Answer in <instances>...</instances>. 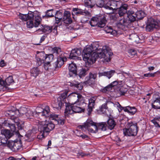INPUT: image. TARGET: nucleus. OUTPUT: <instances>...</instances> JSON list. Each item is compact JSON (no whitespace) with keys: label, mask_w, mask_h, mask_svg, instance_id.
Here are the masks:
<instances>
[{"label":"nucleus","mask_w":160,"mask_h":160,"mask_svg":"<svg viewBox=\"0 0 160 160\" xmlns=\"http://www.w3.org/2000/svg\"><path fill=\"white\" fill-rule=\"evenodd\" d=\"M93 48L90 46L86 47L83 50V58L86 65L93 64L98 58H103L105 61L108 62L113 54L106 46H103L102 48H97L95 52H93Z\"/></svg>","instance_id":"1"},{"label":"nucleus","mask_w":160,"mask_h":160,"mask_svg":"<svg viewBox=\"0 0 160 160\" xmlns=\"http://www.w3.org/2000/svg\"><path fill=\"white\" fill-rule=\"evenodd\" d=\"M36 113L38 116H42L45 119L44 122H38V129L40 133L37 137L42 139L48 135L50 131L48 127L50 125V110L48 107H46L44 109L38 108Z\"/></svg>","instance_id":"2"},{"label":"nucleus","mask_w":160,"mask_h":160,"mask_svg":"<svg viewBox=\"0 0 160 160\" xmlns=\"http://www.w3.org/2000/svg\"><path fill=\"white\" fill-rule=\"evenodd\" d=\"M18 17L23 21H28L27 25L28 28L38 27L42 20L41 17L39 15H36L32 12L26 14L20 13Z\"/></svg>","instance_id":"3"},{"label":"nucleus","mask_w":160,"mask_h":160,"mask_svg":"<svg viewBox=\"0 0 160 160\" xmlns=\"http://www.w3.org/2000/svg\"><path fill=\"white\" fill-rule=\"evenodd\" d=\"M51 52L52 53L51 54V59L52 60L51 62H52L55 60V62L52 63V65L55 68L61 67L64 63V62L66 61V58L60 57L61 50L59 47H55L52 48Z\"/></svg>","instance_id":"4"},{"label":"nucleus","mask_w":160,"mask_h":160,"mask_svg":"<svg viewBox=\"0 0 160 160\" xmlns=\"http://www.w3.org/2000/svg\"><path fill=\"white\" fill-rule=\"evenodd\" d=\"M107 125L105 122H101L96 124L92 120L88 119L84 125L78 126V128L83 129L84 128L87 129L91 132L95 133L98 132V129H101L105 131L106 130Z\"/></svg>","instance_id":"5"},{"label":"nucleus","mask_w":160,"mask_h":160,"mask_svg":"<svg viewBox=\"0 0 160 160\" xmlns=\"http://www.w3.org/2000/svg\"><path fill=\"white\" fill-rule=\"evenodd\" d=\"M68 92L65 91L62 93L61 95L58 98L56 97L55 99V98L52 100V106L53 108H56L57 110L60 109L64 103L65 104L66 102V100L67 97Z\"/></svg>","instance_id":"6"},{"label":"nucleus","mask_w":160,"mask_h":160,"mask_svg":"<svg viewBox=\"0 0 160 160\" xmlns=\"http://www.w3.org/2000/svg\"><path fill=\"white\" fill-rule=\"evenodd\" d=\"M106 22V21L104 16L96 15L91 18L89 23L92 27L97 25L98 27L102 28L105 26Z\"/></svg>","instance_id":"7"},{"label":"nucleus","mask_w":160,"mask_h":160,"mask_svg":"<svg viewBox=\"0 0 160 160\" xmlns=\"http://www.w3.org/2000/svg\"><path fill=\"white\" fill-rule=\"evenodd\" d=\"M67 98L71 101L74 102H72V103L77 104L79 106L80 105L81 103H83L84 101V98L82 95L75 92L70 94Z\"/></svg>","instance_id":"8"},{"label":"nucleus","mask_w":160,"mask_h":160,"mask_svg":"<svg viewBox=\"0 0 160 160\" xmlns=\"http://www.w3.org/2000/svg\"><path fill=\"white\" fill-rule=\"evenodd\" d=\"M160 21L158 20H155L152 18H148L146 27V30L148 32L152 31L154 28H157L159 25Z\"/></svg>","instance_id":"9"},{"label":"nucleus","mask_w":160,"mask_h":160,"mask_svg":"<svg viewBox=\"0 0 160 160\" xmlns=\"http://www.w3.org/2000/svg\"><path fill=\"white\" fill-rule=\"evenodd\" d=\"M52 11V14H51V17H54L55 18L56 23L58 24L60 21L62 20V14L59 11H56L53 10L51 9Z\"/></svg>","instance_id":"10"},{"label":"nucleus","mask_w":160,"mask_h":160,"mask_svg":"<svg viewBox=\"0 0 160 160\" xmlns=\"http://www.w3.org/2000/svg\"><path fill=\"white\" fill-rule=\"evenodd\" d=\"M116 25L118 28L123 30H125L128 28V23L126 20L122 18L119 20Z\"/></svg>","instance_id":"11"},{"label":"nucleus","mask_w":160,"mask_h":160,"mask_svg":"<svg viewBox=\"0 0 160 160\" xmlns=\"http://www.w3.org/2000/svg\"><path fill=\"white\" fill-rule=\"evenodd\" d=\"M118 3L119 2L116 1L111 0L108 1L106 4L105 5L104 8L106 9L113 11L118 8Z\"/></svg>","instance_id":"12"},{"label":"nucleus","mask_w":160,"mask_h":160,"mask_svg":"<svg viewBox=\"0 0 160 160\" xmlns=\"http://www.w3.org/2000/svg\"><path fill=\"white\" fill-rule=\"evenodd\" d=\"M153 102L152 103V108L154 109H160V96L155 94L154 95Z\"/></svg>","instance_id":"13"},{"label":"nucleus","mask_w":160,"mask_h":160,"mask_svg":"<svg viewBox=\"0 0 160 160\" xmlns=\"http://www.w3.org/2000/svg\"><path fill=\"white\" fill-rule=\"evenodd\" d=\"M51 120L54 121V122L56 125H63L64 123V119H60L58 117V115L54 113L51 114Z\"/></svg>","instance_id":"14"},{"label":"nucleus","mask_w":160,"mask_h":160,"mask_svg":"<svg viewBox=\"0 0 160 160\" xmlns=\"http://www.w3.org/2000/svg\"><path fill=\"white\" fill-rule=\"evenodd\" d=\"M81 54V51L79 49L76 48L72 49L70 54L69 58L75 59L78 58V56Z\"/></svg>","instance_id":"15"},{"label":"nucleus","mask_w":160,"mask_h":160,"mask_svg":"<svg viewBox=\"0 0 160 160\" xmlns=\"http://www.w3.org/2000/svg\"><path fill=\"white\" fill-rule=\"evenodd\" d=\"M71 14L69 12L65 11L62 20L65 23L69 24L72 23V20L70 17Z\"/></svg>","instance_id":"16"},{"label":"nucleus","mask_w":160,"mask_h":160,"mask_svg":"<svg viewBox=\"0 0 160 160\" xmlns=\"http://www.w3.org/2000/svg\"><path fill=\"white\" fill-rule=\"evenodd\" d=\"M137 124L136 123L133 124L132 122L129 123L128 124V126L129 128H128L130 131L131 133L130 135H133V136L137 135L138 132V128L137 127Z\"/></svg>","instance_id":"17"},{"label":"nucleus","mask_w":160,"mask_h":160,"mask_svg":"<svg viewBox=\"0 0 160 160\" xmlns=\"http://www.w3.org/2000/svg\"><path fill=\"white\" fill-rule=\"evenodd\" d=\"M16 113H18L21 115H23L25 114L27 117L30 116L32 114V113L30 110H28L25 107H22L19 110H16Z\"/></svg>","instance_id":"18"},{"label":"nucleus","mask_w":160,"mask_h":160,"mask_svg":"<svg viewBox=\"0 0 160 160\" xmlns=\"http://www.w3.org/2000/svg\"><path fill=\"white\" fill-rule=\"evenodd\" d=\"M65 106L66 108L64 112L65 116L68 117L70 115H71L74 113L72 107V104L70 103H66Z\"/></svg>","instance_id":"19"},{"label":"nucleus","mask_w":160,"mask_h":160,"mask_svg":"<svg viewBox=\"0 0 160 160\" xmlns=\"http://www.w3.org/2000/svg\"><path fill=\"white\" fill-rule=\"evenodd\" d=\"M69 85L73 88H76L79 90H81L83 88V84L82 83H79L76 81H73L69 82Z\"/></svg>","instance_id":"20"},{"label":"nucleus","mask_w":160,"mask_h":160,"mask_svg":"<svg viewBox=\"0 0 160 160\" xmlns=\"http://www.w3.org/2000/svg\"><path fill=\"white\" fill-rule=\"evenodd\" d=\"M68 69L69 71V74L70 77H72V74H76L77 66L76 64L73 63L69 64Z\"/></svg>","instance_id":"21"},{"label":"nucleus","mask_w":160,"mask_h":160,"mask_svg":"<svg viewBox=\"0 0 160 160\" xmlns=\"http://www.w3.org/2000/svg\"><path fill=\"white\" fill-rule=\"evenodd\" d=\"M104 31L107 33H110L113 36H116L119 34L118 31L113 30L111 26H107L104 28Z\"/></svg>","instance_id":"22"},{"label":"nucleus","mask_w":160,"mask_h":160,"mask_svg":"<svg viewBox=\"0 0 160 160\" xmlns=\"http://www.w3.org/2000/svg\"><path fill=\"white\" fill-rule=\"evenodd\" d=\"M124 111L128 112L129 115H133L137 112V109L134 107L129 106L124 107Z\"/></svg>","instance_id":"23"},{"label":"nucleus","mask_w":160,"mask_h":160,"mask_svg":"<svg viewBox=\"0 0 160 160\" xmlns=\"http://www.w3.org/2000/svg\"><path fill=\"white\" fill-rule=\"evenodd\" d=\"M72 15L74 14L76 15L80 14L81 15H85L89 14V12L87 11H84L83 10L77 8H74L72 10Z\"/></svg>","instance_id":"24"},{"label":"nucleus","mask_w":160,"mask_h":160,"mask_svg":"<svg viewBox=\"0 0 160 160\" xmlns=\"http://www.w3.org/2000/svg\"><path fill=\"white\" fill-rule=\"evenodd\" d=\"M115 71L111 70L108 72H105L99 73V76H106L110 79L114 74Z\"/></svg>","instance_id":"25"},{"label":"nucleus","mask_w":160,"mask_h":160,"mask_svg":"<svg viewBox=\"0 0 160 160\" xmlns=\"http://www.w3.org/2000/svg\"><path fill=\"white\" fill-rule=\"evenodd\" d=\"M49 54H45V56L44 57V59H43V60L44 62V67L45 69L46 70H48L49 67L50 66V62L49 61L47 60V59H48L49 60L50 57Z\"/></svg>","instance_id":"26"},{"label":"nucleus","mask_w":160,"mask_h":160,"mask_svg":"<svg viewBox=\"0 0 160 160\" xmlns=\"http://www.w3.org/2000/svg\"><path fill=\"white\" fill-rule=\"evenodd\" d=\"M128 5L125 4L121 6L119 9L118 13L120 16H122L127 12Z\"/></svg>","instance_id":"27"},{"label":"nucleus","mask_w":160,"mask_h":160,"mask_svg":"<svg viewBox=\"0 0 160 160\" xmlns=\"http://www.w3.org/2000/svg\"><path fill=\"white\" fill-rule=\"evenodd\" d=\"M22 146L21 141L20 139H18L14 141L12 145L13 148L15 150H19Z\"/></svg>","instance_id":"28"},{"label":"nucleus","mask_w":160,"mask_h":160,"mask_svg":"<svg viewBox=\"0 0 160 160\" xmlns=\"http://www.w3.org/2000/svg\"><path fill=\"white\" fill-rule=\"evenodd\" d=\"M107 125L106 127H107L110 130L112 129L116 125V123L114 120L112 119H109L107 121V123L104 122Z\"/></svg>","instance_id":"29"},{"label":"nucleus","mask_w":160,"mask_h":160,"mask_svg":"<svg viewBox=\"0 0 160 160\" xmlns=\"http://www.w3.org/2000/svg\"><path fill=\"white\" fill-rule=\"evenodd\" d=\"M118 82L117 81L112 82L110 84L105 87L102 90V92H106L107 91L111 90L112 88L118 85Z\"/></svg>","instance_id":"30"},{"label":"nucleus","mask_w":160,"mask_h":160,"mask_svg":"<svg viewBox=\"0 0 160 160\" xmlns=\"http://www.w3.org/2000/svg\"><path fill=\"white\" fill-rule=\"evenodd\" d=\"M127 15L128 20L131 22H133L136 20V17L135 14L133 12H128L127 13Z\"/></svg>","instance_id":"31"},{"label":"nucleus","mask_w":160,"mask_h":160,"mask_svg":"<svg viewBox=\"0 0 160 160\" xmlns=\"http://www.w3.org/2000/svg\"><path fill=\"white\" fill-rule=\"evenodd\" d=\"M1 133L2 135H3L4 137L7 139L10 138L13 135V133L10 131L6 129L2 130Z\"/></svg>","instance_id":"32"},{"label":"nucleus","mask_w":160,"mask_h":160,"mask_svg":"<svg viewBox=\"0 0 160 160\" xmlns=\"http://www.w3.org/2000/svg\"><path fill=\"white\" fill-rule=\"evenodd\" d=\"M94 103L95 100L92 98H91L89 100L88 108L87 109L89 112L90 113L92 111L94 107Z\"/></svg>","instance_id":"33"},{"label":"nucleus","mask_w":160,"mask_h":160,"mask_svg":"<svg viewBox=\"0 0 160 160\" xmlns=\"http://www.w3.org/2000/svg\"><path fill=\"white\" fill-rule=\"evenodd\" d=\"M40 72V71L38 67L33 68L31 70V73L32 76L35 77L38 76Z\"/></svg>","instance_id":"34"},{"label":"nucleus","mask_w":160,"mask_h":160,"mask_svg":"<svg viewBox=\"0 0 160 160\" xmlns=\"http://www.w3.org/2000/svg\"><path fill=\"white\" fill-rule=\"evenodd\" d=\"M72 107L74 113H80L82 112H83L84 109L81 108L79 106H77L74 103H72Z\"/></svg>","instance_id":"35"},{"label":"nucleus","mask_w":160,"mask_h":160,"mask_svg":"<svg viewBox=\"0 0 160 160\" xmlns=\"http://www.w3.org/2000/svg\"><path fill=\"white\" fill-rule=\"evenodd\" d=\"M151 122L156 127L160 128V116L155 118L151 120Z\"/></svg>","instance_id":"36"},{"label":"nucleus","mask_w":160,"mask_h":160,"mask_svg":"<svg viewBox=\"0 0 160 160\" xmlns=\"http://www.w3.org/2000/svg\"><path fill=\"white\" fill-rule=\"evenodd\" d=\"M135 14L136 18L139 19H142L145 16L144 12L141 10L137 11Z\"/></svg>","instance_id":"37"},{"label":"nucleus","mask_w":160,"mask_h":160,"mask_svg":"<svg viewBox=\"0 0 160 160\" xmlns=\"http://www.w3.org/2000/svg\"><path fill=\"white\" fill-rule=\"evenodd\" d=\"M85 6L88 8H91L94 7L95 4L92 2L91 0H84Z\"/></svg>","instance_id":"38"},{"label":"nucleus","mask_w":160,"mask_h":160,"mask_svg":"<svg viewBox=\"0 0 160 160\" xmlns=\"http://www.w3.org/2000/svg\"><path fill=\"white\" fill-rule=\"evenodd\" d=\"M7 87L4 81L1 79H0V91H4L6 88Z\"/></svg>","instance_id":"39"},{"label":"nucleus","mask_w":160,"mask_h":160,"mask_svg":"<svg viewBox=\"0 0 160 160\" xmlns=\"http://www.w3.org/2000/svg\"><path fill=\"white\" fill-rule=\"evenodd\" d=\"M13 82L12 77L11 76H9L5 80L6 85H9L11 84Z\"/></svg>","instance_id":"40"},{"label":"nucleus","mask_w":160,"mask_h":160,"mask_svg":"<svg viewBox=\"0 0 160 160\" xmlns=\"http://www.w3.org/2000/svg\"><path fill=\"white\" fill-rule=\"evenodd\" d=\"M137 54L136 51L134 49H130L128 50V56L131 58L133 57Z\"/></svg>","instance_id":"41"},{"label":"nucleus","mask_w":160,"mask_h":160,"mask_svg":"<svg viewBox=\"0 0 160 160\" xmlns=\"http://www.w3.org/2000/svg\"><path fill=\"white\" fill-rule=\"evenodd\" d=\"M95 80L93 78H91L88 77L87 78L85 82L86 84L89 85L93 84L94 83Z\"/></svg>","instance_id":"42"},{"label":"nucleus","mask_w":160,"mask_h":160,"mask_svg":"<svg viewBox=\"0 0 160 160\" xmlns=\"http://www.w3.org/2000/svg\"><path fill=\"white\" fill-rule=\"evenodd\" d=\"M123 133L125 136H133V135H130L129 134V133H130V134H132V133H131V132H130V131L129 130V128H125L123 129Z\"/></svg>","instance_id":"43"},{"label":"nucleus","mask_w":160,"mask_h":160,"mask_svg":"<svg viewBox=\"0 0 160 160\" xmlns=\"http://www.w3.org/2000/svg\"><path fill=\"white\" fill-rule=\"evenodd\" d=\"M49 30H50V27H49L46 26V25H44V27H43V28H42L41 29H39L38 31H40L43 32H46Z\"/></svg>","instance_id":"44"},{"label":"nucleus","mask_w":160,"mask_h":160,"mask_svg":"<svg viewBox=\"0 0 160 160\" xmlns=\"http://www.w3.org/2000/svg\"><path fill=\"white\" fill-rule=\"evenodd\" d=\"M8 139L5 137H1L0 136V145L6 144L7 143Z\"/></svg>","instance_id":"45"},{"label":"nucleus","mask_w":160,"mask_h":160,"mask_svg":"<svg viewBox=\"0 0 160 160\" xmlns=\"http://www.w3.org/2000/svg\"><path fill=\"white\" fill-rule=\"evenodd\" d=\"M96 6L98 7L102 8L104 7V1L102 0H99L96 3Z\"/></svg>","instance_id":"46"},{"label":"nucleus","mask_w":160,"mask_h":160,"mask_svg":"<svg viewBox=\"0 0 160 160\" xmlns=\"http://www.w3.org/2000/svg\"><path fill=\"white\" fill-rule=\"evenodd\" d=\"M107 108V104L105 103L103 104L100 108V110L101 112H105Z\"/></svg>","instance_id":"47"},{"label":"nucleus","mask_w":160,"mask_h":160,"mask_svg":"<svg viewBox=\"0 0 160 160\" xmlns=\"http://www.w3.org/2000/svg\"><path fill=\"white\" fill-rule=\"evenodd\" d=\"M115 106V107H117L119 112H120L122 110L124 111V107H122L118 102L116 104Z\"/></svg>","instance_id":"48"},{"label":"nucleus","mask_w":160,"mask_h":160,"mask_svg":"<svg viewBox=\"0 0 160 160\" xmlns=\"http://www.w3.org/2000/svg\"><path fill=\"white\" fill-rule=\"evenodd\" d=\"M12 121L13 122L16 124L18 126H19V125H21V121L18 118H14V119L12 120Z\"/></svg>","instance_id":"49"},{"label":"nucleus","mask_w":160,"mask_h":160,"mask_svg":"<svg viewBox=\"0 0 160 160\" xmlns=\"http://www.w3.org/2000/svg\"><path fill=\"white\" fill-rule=\"evenodd\" d=\"M86 71L85 69H81L80 71L79 76L80 78L85 76L86 75Z\"/></svg>","instance_id":"50"},{"label":"nucleus","mask_w":160,"mask_h":160,"mask_svg":"<svg viewBox=\"0 0 160 160\" xmlns=\"http://www.w3.org/2000/svg\"><path fill=\"white\" fill-rule=\"evenodd\" d=\"M8 125L11 131L12 132H15L16 128L15 125L14 124L10 123H9Z\"/></svg>","instance_id":"51"},{"label":"nucleus","mask_w":160,"mask_h":160,"mask_svg":"<svg viewBox=\"0 0 160 160\" xmlns=\"http://www.w3.org/2000/svg\"><path fill=\"white\" fill-rule=\"evenodd\" d=\"M97 77V74L95 73H90L88 77V78H93L94 79H95Z\"/></svg>","instance_id":"52"},{"label":"nucleus","mask_w":160,"mask_h":160,"mask_svg":"<svg viewBox=\"0 0 160 160\" xmlns=\"http://www.w3.org/2000/svg\"><path fill=\"white\" fill-rule=\"evenodd\" d=\"M37 65L38 66H40L42 64V60L40 58L37 57Z\"/></svg>","instance_id":"53"},{"label":"nucleus","mask_w":160,"mask_h":160,"mask_svg":"<svg viewBox=\"0 0 160 160\" xmlns=\"http://www.w3.org/2000/svg\"><path fill=\"white\" fill-rule=\"evenodd\" d=\"M50 11V10H48L45 13V14L44 16H42L43 18H48L50 17V15L48 13V12Z\"/></svg>","instance_id":"54"},{"label":"nucleus","mask_w":160,"mask_h":160,"mask_svg":"<svg viewBox=\"0 0 160 160\" xmlns=\"http://www.w3.org/2000/svg\"><path fill=\"white\" fill-rule=\"evenodd\" d=\"M6 65V64L4 61L3 60H2L0 62V66L3 67Z\"/></svg>","instance_id":"55"},{"label":"nucleus","mask_w":160,"mask_h":160,"mask_svg":"<svg viewBox=\"0 0 160 160\" xmlns=\"http://www.w3.org/2000/svg\"><path fill=\"white\" fill-rule=\"evenodd\" d=\"M55 125H56V124L54 123V121L52 120V121H51V128L52 129H53L54 128Z\"/></svg>","instance_id":"56"},{"label":"nucleus","mask_w":160,"mask_h":160,"mask_svg":"<svg viewBox=\"0 0 160 160\" xmlns=\"http://www.w3.org/2000/svg\"><path fill=\"white\" fill-rule=\"evenodd\" d=\"M126 92L125 91H122L121 89L119 90V94L121 95H123Z\"/></svg>","instance_id":"57"},{"label":"nucleus","mask_w":160,"mask_h":160,"mask_svg":"<svg viewBox=\"0 0 160 160\" xmlns=\"http://www.w3.org/2000/svg\"><path fill=\"white\" fill-rule=\"evenodd\" d=\"M80 137H82L83 139H85L88 137V136L85 134H82L80 135Z\"/></svg>","instance_id":"58"},{"label":"nucleus","mask_w":160,"mask_h":160,"mask_svg":"<svg viewBox=\"0 0 160 160\" xmlns=\"http://www.w3.org/2000/svg\"><path fill=\"white\" fill-rule=\"evenodd\" d=\"M154 69V67L153 66L150 67L148 68V69L150 71L153 70Z\"/></svg>","instance_id":"59"},{"label":"nucleus","mask_w":160,"mask_h":160,"mask_svg":"<svg viewBox=\"0 0 160 160\" xmlns=\"http://www.w3.org/2000/svg\"><path fill=\"white\" fill-rule=\"evenodd\" d=\"M5 160H15V159L13 157H10L6 159Z\"/></svg>","instance_id":"60"},{"label":"nucleus","mask_w":160,"mask_h":160,"mask_svg":"<svg viewBox=\"0 0 160 160\" xmlns=\"http://www.w3.org/2000/svg\"><path fill=\"white\" fill-rule=\"evenodd\" d=\"M45 39V36H42L41 38L40 42V43L42 42Z\"/></svg>","instance_id":"61"},{"label":"nucleus","mask_w":160,"mask_h":160,"mask_svg":"<svg viewBox=\"0 0 160 160\" xmlns=\"http://www.w3.org/2000/svg\"><path fill=\"white\" fill-rule=\"evenodd\" d=\"M152 93H148L147 94V96H149L148 97H147V99L148 100L150 98V96H151Z\"/></svg>","instance_id":"62"},{"label":"nucleus","mask_w":160,"mask_h":160,"mask_svg":"<svg viewBox=\"0 0 160 160\" xmlns=\"http://www.w3.org/2000/svg\"><path fill=\"white\" fill-rule=\"evenodd\" d=\"M37 131V129L36 128H33L32 129V130L31 132H33V133H36V131Z\"/></svg>","instance_id":"63"},{"label":"nucleus","mask_w":160,"mask_h":160,"mask_svg":"<svg viewBox=\"0 0 160 160\" xmlns=\"http://www.w3.org/2000/svg\"><path fill=\"white\" fill-rule=\"evenodd\" d=\"M150 77H154L155 76L154 73H149Z\"/></svg>","instance_id":"64"}]
</instances>
